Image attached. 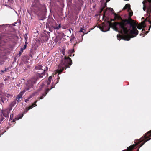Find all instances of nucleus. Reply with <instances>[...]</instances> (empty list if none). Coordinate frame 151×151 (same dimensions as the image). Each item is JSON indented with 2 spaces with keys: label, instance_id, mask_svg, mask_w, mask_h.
Returning <instances> with one entry per match:
<instances>
[{
  "label": "nucleus",
  "instance_id": "obj_13",
  "mask_svg": "<svg viewBox=\"0 0 151 151\" xmlns=\"http://www.w3.org/2000/svg\"><path fill=\"white\" fill-rule=\"evenodd\" d=\"M113 10V9H112L111 8H109V9L106 10L104 12V13L103 16V18H104L106 17V16L107 15V12L109 10L110 11H112Z\"/></svg>",
  "mask_w": 151,
  "mask_h": 151
},
{
  "label": "nucleus",
  "instance_id": "obj_34",
  "mask_svg": "<svg viewBox=\"0 0 151 151\" xmlns=\"http://www.w3.org/2000/svg\"><path fill=\"white\" fill-rule=\"evenodd\" d=\"M151 27V25H150V27H149V30H150V27Z\"/></svg>",
  "mask_w": 151,
  "mask_h": 151
},
{
  "label": "nucleus",
  "instance_id": "obj_21",
  "mask_svg": "<svg viewBox=\"0 0 151 151\" xmlns=\"http://www.w3.org/2000/svg\"><path fill=\"white\" fill-rule=\"evenodd\" d=\"M84 29V28H81L80 29L79 31V32H82L84 33V32L83 31Z\"/></svg>",
  "mask_w": 151,
  "mask_h": 151
},
{
  "label": "nucleus",
  "instance_id": "obj_5",
  "mask_svg": "<svg viewBox=\"0 0 151 151\" xmlns=\"http://www.w3.org/2000/svg\"><path fill=\"white\" fill-rule=\"evenodd\" d=\"M37 81V79L33 78L31 80L28 81L26 83L24 89L21 92L20 94L18 95L19 99L21 98L22 95L27 91L33 88V85Z\"/></svg>",
  "mask_w": 151,
  "mask_h": 151
},
{
  "label": "nucleus",
  "instance_id": "obj_18",
  "mask_svg": "<svg viewBox=\"0 0 151 151\" xmlns=\"http://www.w3.org/2000/svg\"><path fill=\"white\" fill-rule=\"evenodd\" d=\"M129 12V15L130 17L132 16L133 15V12L131 10L129 11H128Z\"/></svg>",
  "mask_w": 151,
  "mask_h": 151
},
{
  "label": "nucleus",
  "instance_id": "obj_19",
  "mask_svg": "<svg viewBox=\"0 0 151 151\" xmlns=\"http://www.w3.org/2000/svg\"><path fill=\"white\" fill-rule=\"evenodd\" d=\"M117 38L118 40H120L122 38V36L120 35H117Z\"/></svg>",
  "mask_w": 151,
  "mask_h": 151
},
{
  "label": "nucleus",
  "instance_id": "obj_38",
  "mask_svg": "<svg viewBox=\"0 0 151 151\" xmlns=\"http://www.w3.org/2000/svg\"><path fill=\"white\" fill-rule=\"evenodd\" d=\"M70 56L71 57V55H70Z\"/></svg>",
  "mask_w": 151,
  "mask_h": 151
},
{
  "label": "nucleus",
  "instance_id": "obj_23",
  "mask_svg": "<svg viewBox=\"0 0 151 151\" xmlns=\"http://www.w3.org/2000/svg\"><path fill=\"white\" fill-rule=\"evenodd\" d=\"M23 49L22 48H21L20 51H19V54H20V55H21V53L23 52Z\"/></svg>",
  "mask_w": 151,
  "mask_h": 151
},
{
  "label": "nucleus",
  "instance_id": "obj_36",
  "mask_svg": "<svg viewBox=\"0 0 151 151\" xmlns=\"http://www.w3.org/2000/svg\"><path fill=\"white\" fill-rule=\"evenodd\" d=\"M144 19V18L142 17V19Z\"/></svg>",
  "mask_w": 151,
  "mask_h": 151
},
{
  "label": "nucleus",
  "instance_id": "obj_2",
  "mask_svg": "<svg viewBox=\"0 0 151 151\" xmlns=\"http://www.w3.org/2000/svg\"><path fill=\"white\" fill-rule=\"evenodd\" d=\"M72 63V60L69 57H65L62 62L58 65L56 71L58 74L60 73L65 68H69Z\"/></svg>",
  "mask_w": 151,
  "mask_h": 151
},
{
  "label": "nucleus",
  "instance_id": "obj_9",
  "mask_svg": "<svg viewBox=\"0 0 151 151\" xmlns=\"http://www.w3.org/2000/svg\"><path fill=\"white\" fill-rule=\"evenodd\" d=\"M145 25V22H143L137 25V28L138 29H141L142 28L144 27Z\"/></svg>",
  "mask_w": 151,
  "mask_h": 151
},
{
  "label": "nucleus",
  "instance_id": "obj_33",
  "mask_svg": "<svg viewBox=\"0 0 151 151\" xmlns=\"http://www.w3.org/2000/svg\"><path fill=\"white\" fill-rule=\"evenodd\" d=\"M15 102H13L12 104H15Z\"/></svg>",
  "mask_w": 151,
  "mask_h": 151
},
{
  "label": "nucleus",
  "instance_id": "obj_29",
  "mask_svg": "<svg viewBox=\"0 0 151 151\" xmlns=\"http://www.w3.org/2000/svg\"><path fill=\"white\" fill-rule=\"evenodd\" d=\"M47 93V92H45V94H43V96H45L46 95V94Z\"/></svg>",
  "mask_w": 151,
  "mask_h": 151
},
{
  "label": "nucleus",
  "instance_id": "obj_6",
  "mask_svg": "<svg viewBox=\"0 0 151 151\" xmlns=\"http://www.w3.org/2000/svg\"><path fill=\"white\" fill-rule=\"evenodd\" d=\"M36 69L37 70H42L43 72L41 73H38L37 77L38 78H42L43 77V76L45 75L46 73V71L48 69V68L45 66H43L41 65H38L36 66Z\"/></svg>",
  "mask_w": 151,
  "mask_h": 151
},
{
  "label": "nucleus",
  "instance_id": "obj_35",
  "mask_svg": "<svg viewBox=\"0 0 151 151\" xmlns=\"http://www.w3.org/2000/svg\"><path fill=\"white\" fill-rule=\"evenodd\" d=\"M63 52V55H64V52Z\"/></svg>",
  "mask_w": 151,
  "mask_h": 151
},
{
  "label": "nucleus",
  "instance_id": "obj_14",
  "mask_svg": "<svg viewBox=\"0 0 151 151\" xmlns=\"http://www.w3.org/2000/svg\"><path fill=\"white\" fill-rule=\"evenodd\" d=\"M53 28L56 29H59L61 27V24H59L58 26H53Z\"/></svg>",
  "mask_w": 151,
  "mask_h": 151
},
{
  "label": "nucleus",
  "instance_id": "obj_10",
  "mask_svg": "<svg viewBox=\"0 0 151 151\" xmlns=\"http://www.w3.org/2000/svg\"><path fill=\"white\" fill-rule=\"evenodd\" d=\"M135 36H133L132 35H131V37H130L129 36L126 35V36H125L124 37V39L125 40H126L127 41H129L130 40V38H132L133 37H135Z\"/></svg>",
  "mask_w": 151,
  "mask_h": 151
},
{
  "label": "nucleus",
  "instance_id": "obj_15",
  "mask_svg": "<svg viewBox=\"0 0 151 151\" xmlns=\"http://www.w3.org/2000/svg\"><path fill=\"white\" fill-rule=\"evenodd\" d=\"M114 18L115 19H120V16L117 14H114Z\"/></svg>",
  "mask_w": 151,
  "mask_h": 151
},
{
  "label": "nucleus",
  "instance_id": "obj_22",
  "mask_svg": "<svg viewBox=\"0 0 151 151\" xmlns=\"http://www.w3.org/2000/svg\"><path fill=\"white\" fill-rule=\"evenodd\" d=\"M74 52V49H72L69 50V52L70 53H73Z\"/></svg>",
  "mask_w": 151,
  "mask_h": 151
},
{
  "label": "nucleus",
  "instance_id": "obj_4",
  "mask_svg": "<svg viewBox=\"0 0 151 151\" xmlns=\"http://www.w3.org/2000/svg\"><path fill=\"white\" fill-rule=\"evenodd\" d=\"M142 4L143 6V10L144 11H146L148 16L145 21H148L151 24V21H150V14L151 13V0H144Z\"/></svg>",
  "mask_w": 151,
  "mask_h": 151
},
{
  "label": "nucleus",
  "instance_id": "obj_25",
  "mask_svg": "<svg viewBox=\"0 0 151 151\" xmlns=\"http://www.w3.org/2000/svg\"><path fill=\"white\" fill-rule=\"evenodd\" d=\"M7 71V69L5 68L4 70H1V71L2 73H4L5 72H6Z\"/></svg>",
  "mask_w": 151,
  "mask_h": 151
},
{
  "label": "nucleus",
  "instance_id": "obj_32",
  "mask_svg": "<svg viewBox=\"0 0 151 151\" xmlns=\"http://www.w3.org/2000/svg\"><path fill=\"white\" fill-rule=\"evenodd\" d=\"M43 98V97L42 96H41L40 97V99H42Z\"/></svg>",
  "mask_w": 151,
  "mask_h": 151
},
{
  "label": "nucleus",
  "instance_id": "obj_24",
  "mask_svg": "<svg viewBox=\"0 0 151 151\" xmlns=\"http://www.w3.org/2000/svg\"><path fill=\"white\" fill-rule=\"evenodd\" d=\"M52 79V76H50V77H49V78H48V81H51Z\"/></svg>",
  "mask_w": 151,
  "mask_h": 151
},
{
  "label": "nucleus",
  "instance_id": "obj_40",
  "mask_svg": "<svg viewBox=\"0 0 151 151\" xmlns=\"http://www.w3.org/2000/svg\"><path fill=\"white\" fill-rule=\"evenodd\" d=\"M148 32L147 31V33Z\"/></svg>",
  "mask_w": 151,
  "mask_h": 151
},
{
  "label": "nucleus",
  "instance_id": "obj_12",
  "mask_svg": "<svg viewBox=\"0 0 151 151\" xmlns=\"http://www.w3.org/2000/svg\"><path fill=\"white\" fill-rule=\"evenodd\" d=\"M2 113L3 115L5 117L8 116V111L7 110H5L2 111Z\"/></svg>",
  "mask_w": 151,
  "mask_h": 151
},
{
  "label": "nucleus",
  "instance_id": "obj_27",
  "mask_svg": "<svg viewBox=\"0 0 151 151\" xmlns=\"http://www.w3.org/2000/svg\"><path fill=\"white\" fill-rule=\"evenodd\" d=\"M26 45H24V46L22 48L23 49V50L25 49L26 48Z\"/></svg>",
  "mask_w": 151,
  "mask_h": 151
},
{
  "label": "nucleus",
  "instance_id": "obj_31",
  "mask_svg": "<svg viewBox=\"0 0 151 151\" xmlns=\"http://www.w3.org/2000/svg\"><path fill=\"white\" fill-rule=\"evenodd\" d=\"M10 68H9H9H6V69H7V70H9V69H10Z\"/></svg>",
  "mask_w": 151,
  "mask_h": 151
},
{
  "label": "nucleus",
  "instance_id": "obj_37",
  "mask_svg": "<svg viewBox=\"0 0 151 151\" xmlns=\"http://www.w3.org/2000/svg\"><path fill=\"white\" fill-rule=\"evenodd\" d=\"M74 54H73V56H74Z\"/></svg>",
  "mask_w": 151,
  "mask_h": 151
},
{
  "label": "nucleus",
  "instance_id": "obj_1",
  "mask_svg": "<svg viewBox=\"0 0 151 151\" xmlns=\"http://www.w3.org/2000/svg\"><path fill=\"white\" fill-rule=\"evenodd\" d=\"M137 24L131 23L127 20H122L120 22H115L112 23L108 21L106 24L103 23L100 25L99 28L102 31L105 32L109 31L110 27L116 31L120 32L122 34L127 35L129 33L131 35H138V31L136 29Z\"/></svg>",
  "mask_w": 151,
  "mask_h": 151
},
{
  "label": "nucleus",
  "instance_id": "obj_3",
  "mask_svg": "<svg viewBox=\"0 0 151 151\" xmlns=\"http://www.w3.org/2000/svg\"><path fill=\"white\" fill-rule=\"evenodd\" d=\"M151 137V131L148 132L143 137H142L139 140H135L134 141V143H135V144H133L132 146H129L128 148L127 151H131L137 145L139 144L141 142H142L139 147V148L140 147L143 145L146 142L151 139V138L148 139H147V138Z\"/></svg>",
  "mask_w": 151,
  "mask_h": 151
},
{
  "label": "nucleus",
  "instance_id": "obj_20",
  "mask_svg": "<svg viewBox=\"0 0 151 151\" xmlns=\"http://www.w3.org/2000/svg\"><path fill=\"white\" fill-rule=\"evenodd\" d=\"M4 25H0V32H1L3 29V26Z\"/></svg>",
  "mask_w": 151,
  "mask_h": 151
},
{
  "label": "nucleus",
  "instance_id": "obj_7",
  "mask_svg": "<svg viewBox=\"0 0 151 151\" xmlns=\"http://www.w3.org/2000/svg\"><path fill=\"white\" fill-rule=\"evenodd\" d=\"M34 1L35 2L34 3L32 4V6L31 7L32 9H35V8H37L39 6V3L38 0H34Z\"/></svg>",
  "mask_w": 151,
  "mask_h": 151
},
{
  "label": "nucleus",
  "instance_id": "obj_16",
  "mask_svg": "<svg viewBox=\"0 0 151 151\" xmlns=\"http://www.w3.org/2000/svg\"><path fill=\"white\" fill-rule=\"evenodd\" d=\"M35 94V93H33L32 95H30V96L27 99H26L25 100V102H27Z\"/></svg>",
  "mask_w": 151,
  "mask_h": 151
},
{
  "label": "nucleus",
  "instance_id": "obj_30",
  "mask_svg": "<svg viewBox=\"0 0 151 151\" xmlns=\"http://www.w3.org/2000/svg\"><path fill=\"white\" fill-rule=\"evenodd\" d=\"M23 116V114H22L21 115V116L19 118V119H21V118Z\"/></svg>",
  "mask_w": 151,
  "mask_h": 151
},
{
  "label": "nucleus",
  "instance_id": "obj_39",
  "mask_svg": "<svg viewBox=\"0 0 151 151\" xmlns=\"http://www.w3.org/2000/svg\"><path fill=\"white\" fill-rule=\"evenodd\" d=\"M48 90L49 91L50 90H49V89H48Z\"/></svg>",
  "mask_w": 151,
  "mask_h": 151
},
{
  "label": "nucleus",
  "instance_id": "obj_11",
  "mask_svg": "<svg viewBox=\"0 0 151 151\" xmlns=\"http://www.w3.org/2000/svg\"><path fill=\"white\" fill-rule=\"evenodd\" d=\"M130 7V6L129 4H127L125 5L123 9H127L128 11H129L131 9Z\"/></svg>",
  "mask_w": 151,
  "mask_h": 151
},
{
  "label": "nucleus",
  "instance_id": "obj_28",
  "mask_svg": "<svg viewBox=\"0 0 151 151\" xmlns=\"http://www.w3.org/2000/svg\"><path fill=\"white\" fill-rule=\"evenodd\" d=\"M8 0V1L9 2V3H12V0Z\"/></svg>",
  "mask_w": 151,
  "mask_h": 151
},
{
  "label": "nucleus",
  "instance_id": "obj_8",
  "mask_svg": "<svg viewBox=\"0 0 151 151\" xmlns=\"http://www.w3.org/2000/svg\"><path fill=\"white\" fill-rule=\"evenodd\" d=\"M37 101H36L35 102L33 103L32 105L30 106L29 107L27 108L26 109V110L25 111V112H27L30 109H32L33 107L36 106V103Z\"/></svg>",
  "mask_w": 151,
  "mask_h": 151
},
{
  "label": "nucleus",
  "instance_id": "obj_26",
  "mask_svg": "<svg viewBox=\"0 0 151 151\" xmlns=\"http://www.w3.org/2000/svg\"><path fill=\"white\" fill-rule=\"evenodd\" d=\"M51 81H47V85H49L50 84V83H51Z\"/></svg>",
  "mask_w": 151,
  "mask_h": 151
},
{
  "label": "nucleus",
  "instance_id": "obj_17",
  "mask_svg": "<svg viewBox=\"0 0 151 151\" xmlns=\"http://www.w3.org/2000/svg\"><path fill=\"white\" fill-rule=\"evenodd\" d=\"M4 60L3 59H0V65H2L4 63Z\"/></svg>",
  "mask_w": 151,
  "mask_h": 151
},
{
  "label": "nucleus",
  "instance_id": "obj_41",
  "mask_svg": "<svg viewBox=\"0 0 151 151\" xmlns=\"http://www.w3.org/2000/svg\"><path fill=\"white\" fill-rule=\"evenodd\" d=\"M122 151H125V150H123Z\"/></svg>",
  "mask_w": 151,
  "mask_h": 151
}]
</instances>
